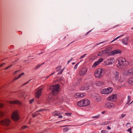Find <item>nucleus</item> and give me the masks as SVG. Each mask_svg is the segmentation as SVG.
<instances>
[{
  "instance_id": "obj_1",
  "label": "nucleus",
  "mask_w": 133,
  "mask_h": 133,
  "mask_svg": "<svg viewBox=\"0 0 133 133\" xmlns=\"http://www.w3.org/2000/svg\"><path fill=\"white\" fill-rule=\"evenodd\" d=\"M59 88V84L51 86L50 87V89L52 90L51 93L53 95L52 98L51 99V101L54 104L61 102L63 100L62 99H60L55 96L58 92Z\"/></svg>"
},
{
  "instance_id": "obj_2",
  "label": "nucleus",
  "mask_w": 133,
  "mask_h": 133,
  "mask_svg": "<svg viewBox=\"0 0 133 133\" xmlns=\"http://www.w3.org/2000/svg\"><path fill=\"white\" fill-rule=\"evenodd\" d=\"M118 63L117 64V66L119 68L124 69L129 64L128 62L123 57H119L118 58Z\"/></svg>"
},
{
  "instance_id": "obj_3",
  "label": "nucleus",
  "mask_w": 133,
  "mask_h": 133,
  "mask_svg": "<svg viewBox=\"0 0 133 133\" xmlns=\"http://www.w3.org/2000/svg\"><path fill=\"white\" fill-rule=\"evenodd\" d=\"M90 102L88 99H84L78 102L77 103V105L80 107L87 106L89 105Z\"/></svg>"
},
{
  "instance_id": "obj_4",
  "label": "nucleus",
  "mask_w": 133,
  "mask_h": 133,
  "mask_svg": "<svg viewBox=\"0 0 133 133\" xmlns=\"http://www.w3.org/2000/svg\"><path fill=\"white\" fill-rule=\"evenodd\" d=\"M119 72L117 71L114 73V80L118 83H122L124 81V79L119 76Z\"/></svg>"
},
{
  "instance_id": "obj_5",
  "label": "nucleus",
  "mask_w": 133,
  "mask_h": 133,
  "mask_svg": "<svg viewBox=\"0 0 133 133\" xmlns=\"http://www.w3.org/2000/svg\"><path fill=\"white\" fill-rule=\"evenodd\" d=\"M103 69L102 68H99L96 70L94 73V76L96 78H101L103 75Z\"/></svg>"
},
{
  "instance_id": "obj_6",
  "label": "nucleus",
  "mask_w": 133,
  "mask_h": 133,
  "mask_svg": "<svg viewBox=\"0 0 133 133\" xmlns=\"http://www.w3.org/2000/svg\"><path fill=\"white\" fill-rule=\"evenodd\" d=\"M88 68L86 67L82 68L79 71V75L81 76L85 75L87 72Z\"/></svg>"
},
{
  "instance_id": "obj_7",
  "label": "nucleus",
  "mask_w": 133,
  "mask_h": 133,
  "mask_svg": "<svg viewBox=\"0 0 133 133\" xmlns=\"http://www.w3.org/2000/svg\"><path fill=\"white\" fill-rule=\"evenodd\" d=\"M11 117L14 120L17 121L20 118L19 114L17 110H15L12 113Z\"/></svg>"
},
{
  "instance_id": "obj_8",
  "label": "nucleus",
  "mask_w": 133,
  "mask_h": 133,
  "mask_svg": "<svg viewBox=\"0 0 133 133\" xmlns=\"http://www.w3.org/2000/svg\"><path fill=\"white\" fill-rule=\"evenodd\" d=\"M10 122L11 121L10 119L8 118H6L1 121L0 123L2 125L8 126L10 124Z\"/></svg>"
},
{
  "instance_id": "obj_9",
  "label": "nucleus",
  "mask_w": 133,
  "mask_h": 133,
  "mask_svg": "<svg viewBox=\"0 0 133 133\" xmlns=\"http://www.w3.org/2000/svg\"><path fill=\"white\" fill-rule=\"evenodd\" d=\"M113 91L112 89L111 88H108L103 89L101 91V93L105 94H108L111 93Z\"/></svg>"
},
{
  "instance_id": "obj_10",
  "label": "nucleus",
  "mask_w": 133,
  "mask_h": 133,
  "mask_svg": "<svg viewBox=\"0 0 133 133\" xmlns=\"http://www.w3.org/2000/svg\"><path fill=\"white\" fill-rule=\"evenodd\" d=\"M89 85L88 83H85L82 84L80 87V89L83 90H88L89 89Z\"/></svg>"
},
{
  "instance_id": "obj_11",
  "label": "nucleus",
  "mask_w": 133,
  "mask_h": 133,
  "mask_svg": "<svg viewBox=\"0 0 133 133\" xmlns=\"http://www.w3.org/2000/svg\"><path fill=\"white\" fill-rule=\"evenodd\" d=\"M117 95L114 94L109 96L107 98L108 100L112 102H115L117 100Z\"/></svg>"
},
{
  "instance_id": "obj_12",
  "label": "nucleus",
  "mask_w": 133,
  "mask_h": 133,
  "mask_svg": "<svg viewBox=\"0 0 133 133\" xmlns=\"http://www.w3.org/2000/svg\"><path fill=\"white\" fill-rule=\"evenodd\" d=\"M114 59L113 58H111L106 60L105 63V65H108L110 64H112L114 62Z\"/></svg>"
},
{
  "instance_id": "obj_13",
  "label": "nucleus",
  "mask_w": 133,
  "mask_h": 133,
  "mask_svg": "<svg viewBox=\"0 0 133 133\" xmlns=\"http://www.w3.org/2000/svg\"><path fill=\"white\" fill-rule=\"evenodd\" d=\"M42 89V88H40L37 90L35 93V97L36 98L38 99L39 98L41 95Z\"/></svg>"
},
{
  "instance_id": "obj_14",
  "label": "nucleus",
  "mask_w": 133,
  "mask_h": 133,
  "mask_svg": "<svg viewBox=\"0 0 133 133\" xmlns=\"http://www.w3.org/2000/svg\"><path fill=\"white\" fill-rule=\"evenodd\" d=\"M125 74L129 76L133 75V68L130 69L125 72Z\"/></svg>"
},
{
  "instance_id": "obj_15",
  "label": "nucleus",
  "mask_w": 133,
  "mask_h": 133,
  "mask_svg": "<svg viewBox=\"0 0 133 133\" xmlns=\"http://www.w3.org/2000/svg\"><path fill=\"white\" fill-rule=\"evenodd\" d=\"M103 59L102 58H100L97 61L94 63L92 66V67H95L97 66L100 63L103 61Z\"/></svg>"
},
{
  "instance_id": "obj_16",
  "label": "nucleus",
  "mask_w": 133,
  "mask_h": 133,
  "mask_svg": "<svg viewBox=\"0 0 133 133\" xmlns=\"http://www.w3.org/2000/svg\"><path fill=\"white\" fill-rule=\"evenodd\" d=\"M106 107L108 108H114L115 105L114 104L112 103L109 102L106 103L105 105Z\"/></svg>"
},
{
  "instance_id": "obj_17",
  "label": "nucleus",
  "mask_w": 133,
  "mask_h": 133,
  "mask_svg": "<svg viewBox=\"0 0 133 133\" xmlns=\"http://www.w3.org/2000/svg\"><path fill=\"white\" fill-rule=\"evenodd\" d=\"M121 52L122 51L121 50L117 49L112 51L111 52V55H113L119 53H121Z\"/></svg>"
},
{
  "instance_id": "obj_18",
  "label": "nucleus",
  "mask_w": 133,
  "mask_h": 133,
  "mask_svg": "<svg viewBox=\"0 0 133 133\" xmlns=\"http://www.w3.org/2000/svg\"><path fill=\"white\" fill-rule=\"evenodd\" d=\"M9 103L10 104H20L21 103L18 100H14L13 101H9Z\"/></svg>"
},
{
  "instance_id": "obj_19",
  "label": "nucleus",
  "mask_w": 133,
  "mask_h": 133,
  "mask_svg": "<svg viewBox=\"0 0 133 133\" xmlns=\"http://www.w3.org/2000/svg\"><path fill=\"white\" fill-rule=\"evenodd\" d=\"M62 112L55 111L52 113V115L54 116H58L59 114H61Z\"/></svg>"
},
{
  "instance_id": "obj_20",
  "label": "nucleus",
  "mask_w": 133,
  "mask_h": 133,
  "mask_svg": "<svg viewBox=\"0 0 133 133\" xmlns=\"http://www.w3.org/2000/svg\"><path fill=\"white\" fill-rule=\"evenodd\" d=\"M95 84L98 86H103L104 85V83L101 81H97L96 82Z\"/></svg>"
},
{
  "instance_id": "obj_21",
  "label": "nucleus",
  "mask_w": 133,
  "mask_h": 133,
  "mask_svg": "<svg viewBox=\"0 0 133 133\" xmlns=\"http://www.w3.org/2000/svg\"><path fill=\"white\" fill-rule=\"evenodd\" d=\"M128 83L131 85H133V77H130L128 79Z\"/></svg>"
},
{
  "instance_id": "obj_22",
  "label": "nucleus",
  "mask_w": 133,
  "mask_h": 133,
  "mask_svg": "<svg viewBox=\"0 0 133 133\" xmlns=\"http://www.w3.org/2000/svg\"><path fill=\"white\" fill-rule=\"evenodd\" d=\"M24 72L18 75V77H16L15 79H14L13 80V81H15L18 79L20 78L22 76L24 75Z\"/></svg>"
},
{
  "instance_id": "obj_23",
  "label": "nucleus",
  "mask_w": 133,
  "mask_h": 133,
  "mask_svg": "<svg viewBox=\"0 0 133 133\" xmlns=\"http://www.w3.org/2000/svg\"><path fill=\"white\" fill-rule=\"evenodd\" d=\"M71 126V125H64L61 127H66L65 128H64L63 129V131L64 132H66L68 131L69 130L68 128L66 127L67 126Z\"/></svg>"
},
{
  "instance_id": "obj_24",
  "label": "nucleus",
  "mask_w": 133,
  "mask_h": 133,
  "mask_svg": "<svg viewBox=\"0 0 133 133\" xmlns=\"http://www.w3.org/2000/svg\"><path fill=\"white\" fill-rule=\"evenodd\" d=\"M124 40V41H122V43L125 45H127L128 44V39L127 38H125Z\"/></svg>"
},
{
  "instance_id": "obj_25",
  "label": "nucleus",
  "mask_w": 133,
  "mask_h": 133,
  "mask_svg": "<svg viewBox=\"0 0 133 133\" xmlns=\"http://www.w3.org/2000/svg\"><path fill=\"white\" fill-rule=\"evenodd\" d=\"M110 121L105 122L101 123V125H106L110 123Z\"/></svg>"
},
{
  "instance_id": "obj_26",
  "label": "nucleus",
  "mask_w": 133,
  "mask_h": 133,
  "mask_svg": "<svg viewBox=\"0 0 133 133\" xmlns=\"http://www.w3.org/2000/svg\"><path fill=\"white\" fill-rule=\"evenodd\" d=\"M37 112V111L35 112L34 114H32V116L33 117H34L36 116H37L38 115L40 114L39 113L37 114L36 113Z\"/></svg>"
},
{
  "instance_id": "obj_27",
  "label": "nucleus",
  "mask_w": 133,
  "mask_h": 133,
  "mask_svg": "<svg viewBox=\"0 0 133 133\" xmlns=\"http://www.w3.org/2000/svg\"><path fill=\"white\" fill-rule=\"evenodd\" d=\"M75 97L76 98L80 97V93H77L75 95Z\"/></svg>"
},
{
  "instance_id": "obj_28",
  "label": "nucleus",
  "mask_w": 133,
  "mask_h": 133,
  "mask_svg": "<svg viewBox=\"0 0 133 133\" xmlns=\"http://www.w3.org/2000/svg\"><path fill=\"white\" fill-rule=\"evenodd\" d=\"M5 114V113L2 111H0V117L3 116Z\"/></svg>"
},
{
  "instance_id": "obj_29",
  "label": "nucleus",
  "mask_w": 133,
  "mask_h": 133,
  "mask_svg": "<svg viewBox=\"0 0 133 133\" xmlns=\"http://www.w3.org/2000/svg\"><path fill=\"white\" fill-rule=\"evenodd\" d=\"M95 100L96 101L99 102L101 101V97H98L96 98H95Z\"/></svg>"
},
{
  "instance_id": "obj_30",
  "label": "nucleus",
  "mask_w": 133,
  "mask_h": 133,
  "mask_svg": "<svg viewBox=\"0 0 133 133\" xmlns=\"http://www.w3.org/2000/svg\"><path fill=\"white\" fill-rule=\"evenodd\" d=\"M100 116V115H97L95 116H94L92 118H93L94 119H97Z\"/></svg>"
},
{
  "instance_id": "obj_31",
  "label": "nucleus",
  "mask_w": 133,
  "mask_h": 133,
  "mask_svg": "<svg viewBox=\"0 0 133 133\" xmlns=\"http://www.w3.org/2000/svg\"><path fill=\"white\" fill-rule=\"evenodd\" d=\"M101 52L103 54H104L105 53H107L108 52L107 51V50H103Z\"/></svg>"
},
{
  "instance_id": "obj_32",
  "label": "nucleus",
  "mask_w": 133,
  "mask_h": 133,
  "mask_svg": "<svg viewBox=\"0 0 133 133\" xmlns=\"http://www.w3.org/2000/svg\"><path fill=\"white\" fill-rule=\"evenodd\" d=\"M85 93H80V97H83L85 96Z\"/></svg>"
},
{
  "instance_id": "obj_33",
  "label": "nucleus",
  "mask_w": 133,
  "mask_h": 133,
  "mask_svg": "<svg viewBox=\"0 0 133 133\" xmlns=\"http://www.w3.org/2000/svg\"><path fill=\"white\" fill-rule=\"evenodd\" d=\"M12 64H11L9 66H8V67H6V68H5L4 69L5 70H6L7 69H8L10 68L11 66H12Z\"/></svg>"
},
{
  "instance_id": "obj_34",
  "label": "nucleus",
  "mask_w": 133,
  "mask_h": 133,
  "mask_svg": "<svg viewBox=\"0 0 133 133\" xmlns=\"http://www.w3.org/2000/svg\"><path fill=\"white\" fill-rule=\"evenodd\" d=\"M44 63H43L42 64H38L36 66V67L35 68V69H37V68H38L39 67L42 65L43 64H44Z\"/></svg>"
},
{
  "instance_id": "obj_35",
  "label": "nucleus",
  "mask_w": 133,
  "mask_h": 133,
  "mask_svg": "<svg viewBox=\"0 0 133 133\" xmlns=\"http://www.w3.org/2000/svg\"><path fill=\"white\" fill-rule=\"evenodd\" d=\"M34 98H33V99H31L29 102V103L30 104H32L33 102L34 101Z\"/></svg>"
},
{
  "instance_id": "obj_36",
  "label": "nucleus",
  "mask_w": 133,
  "mask_h": 133,
  "mask_svg": "<svg viewBox=\"0 0 133 133\" xmlns=\"http://www.w3.org/2000/svg\"><path fill=\"white\" fill-rule=\"evenodd\" d=\"M132 128L131 127L127 130V131L129 132L130 133H132L131 131Z\"/></svg>"
},
{
  "instance_id": "obj_37",
  "label": "nucleus",
  "mask_w": 133,
  "mask_h": 133,
  "mask_svg": "<svg viewBox=\"0 0 133 133\" xmlns=\"http://www.w3.org/2000/svg\"><path fill=\"white\" fill-rule=\"evenodd\" d=\"M61 66H59L57 67L56 68V69L57 70V71H58L59 70L61 69Z\"/></svg>"
},
{
  "instance_id": "obj_38",
  "label": "nucleus",
  "mask_w": 133,
  "mask_h": 133,
  "mask_svg": "<svg viewBox=\"0 0 133 133\" xmlns=\"http://www.w3.org/2000/svg\"><path fill=\"white\" fill-rule=\"evenodd\" d=\"M27 128V127L26 126H24L22 127V129L23 130H25V129Z\"/></svg>"
},
{
  "instance_id": "obj_39",
  "label": "nucleus",
  "mask_w": 133,
  "mask_h": 133,
  "mask_svg": "<svg viewBox=\"0 0 133 133\" xmlns=\"http://www.w3.org/2000/svg\"><path fill=\"white\" fill-rule=\"evenodd\" d=\"M126 115V114H122L121 115V117H120L119 118H121H121H123Z\"/></svg>"
},
{
  "instance_id": "obj_40",
  "label": "nucleus",
  "mask_w": 133,
  "mask_h": 133,
  "mask_svg": "<svg viewBox=\"0 0 133 133\" xmlns=\"http://www.w3.org/2000/svg\"><path fill=\"white\" fill-rule=\"evenodd\" d=\"M79 63H77L75 66L74 67V69H76L77 68V66L78 65V64Z\"/></svg>"
},
{
  "instance_id": "obj_41",
  "label": "nucleus",
  "mask_w": 133,
  "mask_h": 133,
  "mask_svg": "<svg viewBox=\"0 0 133 133\" xmlns=\"http://www.w3.org/2000/svg\"><path fill=\"white\" fill-rule=\"evenodd\" d=\"M103 54L101 51L97 55L98 56H101Z\"/></svg>"
},
{
  "instance_id": "obj_42",
  "label": "nucleus",
  "mask_w": 133,
  "mask_h": 133,
  "mask_svg": "<svg viewBox=\"0 0 133 133\" xmlns=\"http://www.w3.org/2000/svg\"><path fill=\"white\" fill-rule=\"evenodd\" d=\"M118 36V37H117L116 38H115L111 42H112L114 41H115V40H116L118 38H119V37H120L121 36Z\"/></svg>"
},
{
  "instance_id": "obj_43",
  "label": "nucleus",
  "mask_w": 133,
  "mask_h": 133,
  "mask_svg": "<svg viewBox=\"0 0 133 133\" xmlns=\"http://www.w3.org/2000/svg\"><path fill=\"white\" fill-rule=\"evenodd\" d=\"M65 114L66 115L68 116H70L71 115V114L70 113H65Z\"/></svg>"
},
{
  "instance_id": "obj_44",
  "label": "nucleus",
  "mask_w": 133,
  "mask_h": 133,
  "mask_svg": "<svg viewBox=\"0 0 133 133\" xmlns=\"http://www.w3.org/2000/svg\"><path fill=\"white\" fill-rule=\"evenodd\" d=\"M87 55V54H85L84 55L82 56H81L80 57V58H83L86 55Z\"/></svg>"
},
{
  "instance_id": "obj_45",
  "label": "nucleus",
  "mask_w": 133,
  "mask_h": 133,
  "mask_svg": "<svg viewBox=\"0 0 133 133\" xmlns=\"http://www.w3.org/2000/svg\"><path fill=\"white\" fill-rule=\"evenodd\" d=\"M4 106V105L2 103H0V108H1L3 107Z\"/></svg>"
},
{
  "instance_id": "obj_46",
  "label": "nucleus",
  "mask_w": 133,
  "mask_h": 133,
  "mask_svg": "<svg viewBox=\"0 0 133 133\" xmlns=\"http://www.w3.org/2000/svg\"><path fill=\"white\" fill-rule=\"evenodd\" d=\"M128 101H131V98L130 97V96H128Z\"/></svg>"
},
{
  "instance_id": "obj_47",
  "label": "nucleus",
  "mask_w": 133,
  "mask_h": 133,
  "mask_svg": "<svg viewBox=\"0 0 133 133\" xmlns=\"http://www.w3.org/2000/svg\"><path fill=\"white\" fill-rule=\"evenodd\" d=\"M106 132V131L105 130H103L101 131V133H105Z\"/></svg>"
},
{
  "instance_id": "obj_48",
  "label": "nucleus",
  "mask_w": 133,
  "mask_h": 133,
  "mask_svg": "<svg viewBox=\"0 0 133 133\" xmlns=\"http://www.w3.org/2000/svg\"><path fill=\"white\" fill-rule=\"evenodd\" d=\"M19 70L16 71H15V72L13 73V75H15L16 74L17 72L18 71H19Z\"/></svg>"
},
{
  "instance_id": "obj_49",
  "label": "nucleus",
  "mask_w": 133,
  "mask_h": 133,
  "mask_svg": "<svg viewBox=\"0 0 133 133\" xmlns=\"http://www.w3.org/2000/svg\"><path fill=\"white\" fill-rule=\"evenodd\" d=\"M5 63H3L2 64H1L0 65V67H2L5 64Z\"/></svg>"
},
{
  "instance_id": "obj_50",
  "label": "nucleus",
  "mask_w": 133,
  "mask_h": 133,
  "mask_svg": "<svg viewBox=\"0 0 133 133\" xmlns=\"http://www.w3.org/2000/svg\"><path fill=\"white\" fill-rule=\"evenodd\" d=\"M30 81H30H29L25 83L24 84H23V85L28 84V82Z\"/></svg>"
},
{
  "instance_id": "obj_51",
  "label": "nucleus",
  "mask_w": 133,
  "mask_h": 133,
  "mask_svg": "<svg viewBox=\"0 0 133 133\" xmlns=\"http://www.w3.org/2000/svg\"><path fill=\"white\" fill-rule=\"evenodd\" d=\"M53 74V73H52V74H51L49 76H46V79H47L50 76H51V75H52Z\"/></svg>"
},
{
  "instance_id": "obj_52",
  "label": "nucleus",
  "mask_w": 133,
  "mask_h": 133,
  "mask_svg": "<svg viewBox=\"0 0 133 133\" xmlns=\"http://www.w3.org/2000/svg\"><path fill=\"white\" fill-rule=\"evenodd\" d=\"M63 70H64L63 69H62V70L61 71H60V73H59V74H61L62 73V71H63Z\"/></svg>"
},
{
  "instance_id": "obj_53",
  "label": "nucleus",
  "mask_w": 133,
  "mask_h": 133,
  "mask_svg": "<svg viewBox=\"0 0 133 133\" xmlns=\"http://www.w3.org/2000/svg\"><path fill=\"white\" fill-rule=\"evenodd\" d=\"M107 129L109 130H110L111 129V128L109 126L107 127Z\"/></svg>"
},
{
  "instance_id": "obj_54",
  "label": "nucleus",
  "mask_w": 133,
  "mask_h": 133,
  "mask_svg": "<svg viewBox=\"0 0 133 133\" xmlns=\"http://www.w3.org/2000/svg\"><path fill=\"white\" fill-rule=\"evenodd\" d=\"M62 117V116H58V118H61Z\"/></svg>"
},
{
  "instance_id": "obj_55",
  "label": "nucleus",
  "mask_w": 133,
  "mask_h": 133,
  "mask_svg": "<svg viewBox=\"0 0 133 133\" xmlns=\"http://www.w3.org/2000/svg\"><path fill=\"white\" fill-rule=\"evenodd\" d=\"M90 31H88V32H87L86 34H85V35H87L89 33Z\"/></svg>"
},
{
  "instance_id": "obj_56",
  "label": "nucleus",
  "mask_w": 133,
  "mask_h": 133,
  "mask_svg": "<svg viewBox=\"0 0 133 133\" xmlns=\"http://www.w3.org/2000/svg\"><path fill=\"white\" fill-rule=\"evenodd\" d=\"M42 111V110H40L38 111H37V112H40V111Z\"/></svg>"
},
{
  "instance_id": "obj_57",
  "label": "nucleus",
  "mask_w": 133,
  "mask_h": 133,
  "mask_svg": "<svg viewBox=\"0 0 133 133\" xmlns=\"http://www.w3.org/2000/svg\"><path fill=\"white\" fill-rule=\"evenodd\" d=\"M105 113V111H102V114H104Z\"/></svg>"
},
{
  "instance_id": "obj_58",
  "label": "nucleus",
  "mask_w": 133,
  "mask_h": 133,
  "mask_svg": "<svg viewBox=\"0 0 133 133\" xmlns=\"http://www.w3.org/2000/svg\"><path fill=\"white\" fill-rule=\"evenodd\" d=\"M130 101H128L127 103V104H128L130 102Z\"/></svg>"
},
{
  "instance_id": "obj_59",
  "label": "nucleus",
  "mask_w": 133,
  "mask_h": 133,
  "mask_svg": "<svg viewBox=\"0 0 133 133\" xmlns=\"http://www.w3.org/2000/svg\"><path fill=\"white\" fill-rule=\"evenodd\" d=\"M16 61H15L14 62H12V63H14Z\"/></svg>"
},
{
  "instance_id": "obj_60",
  "label": "nucleus",
  "mask_w": 133,
  "mask_h": 133,
  "mask_svg": "<svg viewBox=\"0 0 133 133\" xmlns=\"http://www.w3.org/2000/svg\"><path fill=\"white\" fill-rule=\"evenodd\" d=\"M130 124V123H128L127 124V125L128 124Z\"/></svg>"
},
{
  "instance_id": "obj_61",
  "label": "nucleus",
  "mask_w": 133,
  "mask_h": 133,
  "mask_svg": "<svg viewBox=\"0 0 133 133\" xmlns=\"http://www.w3.org/2000/svg\"><path fill=\"white\" fill-rule=\"evenodd\" d=\"M101 42V43H99V44H101V43H102V42Z\"/></svg>"
},
{
  "instance_id": "obj_62",
  "label": "nucleus",
  "mask_w": 133,
  "mask_h": 133,
  "mask_svg": "<svg viewBox=\"0 0 133 133\" xmlns=\"http://www.w3.org/2000/svg\"><path fill=\"white\" fill-rule=\"evenodd\" d=\"M116 26H114V28H115V27H116Z\"/></svg>"
},
{
  "instance_id": "obj_63",
  "label": "nucleus",
  "mask_w": 133,
  "mask_h": 133,
  "mask_svg": "<svg viewBox=\"0 0 133 133\" xmlns=\"http://www.w3.org/2000/svg\"><path fill=\"white\" fill-rule=\"evenodd\" d=\"M133 102V101L132 102H131L130 103V104H131V103H132Z\"/></svg>"
},
{
  "instance_id": "obj_64",
  "label": "nucleus",
  "mask_w": 133,
  "mask_h": 133,
  "mask_svg": "<svg viewBox=\"0 0 133 133\" xmlns=\"http://www.w3.org/2000/svg\"><path fill=\"white\" fill-rule=\"evenodd\" d=\"M131 29H132V30H133V28H131Z\"/></svg>"
}]
</instances>
